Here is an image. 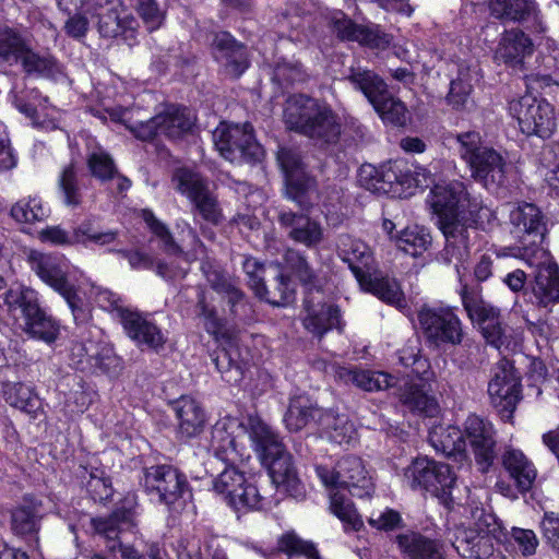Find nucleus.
Segmentation results:
<instances>
[{"label": "nucleus", "instance_id": "nucleus-1", "mask_svg": "<svg viewBox=\"0 0 559 559\" xmlns=\"http://www.w3.org/2000/svg\"><path fill=\"white\" fill-rule=\"evenodd\" d=\"M427 202L438 216L445 238L444 259L454 263L459 277H462L460 266L467 260L469 247L477 236L476 227L468 223L477 205L471 202L464 183L457 180L435 183Z\"/></svg>", "mask_w": 559, "mask_h": 559}, {"label": "nucleus", "instance_id": "nucleus-2", "mask_svg": "<svg viewBox=\"0 0 559 559\" xmlns=\"http://www.w3.org/2000/svg\"><path fill=\"white\" fill-rule=\"evenodd\" d=\"M250 441L262 464L269 469L273 484L295 499L306 496L305 485L293 465L280 436L262 419H251Z\"/></svg>", "mask_w": 559, "mask_h": 559}, {"label": "nucleus", "instance_id": "nucleus-3", "mask_svg": "<svg viewBox=\"0 0 559 559\" xmlns=\"http://www.w3.org/2000/svg\"><path fill=\"white\" fill-rule=\"evenodd\" d=\"M250 441L262 464L269 469L273 484L295 499L306 496L305 485L293 465L280 436L262 419H251Z\"/></svg>", "mask_w": 559, "mask_h": 559}, {"label": "nucleus", "instance_id": "nucleus-4", "mask_svg": "<svg viewBox=\"0 0 559 559\" xmlns=\"http://www.w3.org/2000/svg\"><path fill=\"white\" fill-rule=\"evenodd\" d=\"M91 20H97L98 32L104 37L134 39L138 22L119 0H81L79 12L64 24L73 38L86 35Z\"/></svg>", "mask_w": 559, "mask_h": 559}, {"label": "nucleus", "instance_id": "nucleus-5", "mask_svg": "<svg viewBox=\"0 0 559 559\" xmlns=\"http://www.w3.org/2000/svg\"><path fill=\"white\" fill-rule=\"evenodd\" d=\"M358 181L371 192L392 198L411 197L418 188H426L432 182L428 169L408 165L405 160L389 162L380 167L364 164L358 171Z\"/></svg>", "mask_w": 559, "mask_h": 559}, {"label": "nucleus", "instance_id": "nucleus-6", "mask_svg": "<svg viewBox=\"0 0 559 559\" xmlns=\"http://www.w3.org/2000/svg\"><path fill=\"white\" fill-rule=\"evenodd\" d=\"M27 263L37 277L68 304L74 318L83 309V298L79 290L83 288L84 273L64 255L31 250Z\"/></svg>", "mask_w": 559, "mask_h": 559}, {"label": "nucleus", "instance_id": "nucleus-7", "mask_svg": "<svg viewBox=\"0 0 559 559\" xmlns=\"http://www.w3.org/2000/svg\"><path fill=\"white\" fill-rule=\"evenodd\" d=\"M284 122L290 130L325 143L335 141L341 133V123L332 108L306 95H293L287 99Z\"/></svg>", "mask_w": 559, "mask_h": 559}, {"label": "nucleus", "instance_id": "nucleus-8", "mask_svg": "<svg viewBox=\"0 0 559 559\" xmlns=\"http://www.w3.org/2000/svg\"><path fill=\"white\" fill-rule=\"evenodd\" d=\"M340 251L364 290L401 310L406 308L404 294L395 280L370 273L372 254L370 248L364 241L343 237Z\"/></svg>", "mask_w": 559, "mask_h": 559}, {"label": "nucleus", "instance_id": "nucleus-9", "mask_svg": "<svg viewBox=\"0 0 559 559\" xmlns=\"http://www.w3.org/2000/svg\"><path fill=\"white\" fill-rule=\"evenodd\" d=\"M286 269L289 270L309 292L304 301L305 316L302 324L314 336L322 337L333 328H340V311L333 305L326 304L323 294L313 288L314 273L308 262L297 251L288 250L285 254Z\"/></svg>", "mask_w": 559, "mask_h": 559}, {"label": "nucleus", "instance_id": "nucleus-10", "mask_svg": "<svg viewBox=\"0 0 559 559\" xmlns=\"http://www.w3.org/2000/svg\"><path fill=\"white\" fill-rule=\"evenodd\" d=\"M4 304L22 331L46 343L57 340L59 324L40 309L36 290L22 285L11 287L5 293Z\"/></svg>", "mask_w": 559, "mask_h": 559}, {"label": "nucleus", "instance_id": "nucleus-11", "mask_svg": "<svg viewBox=\"0 0 559 559\" xmlns=\"http://www.w3.org/2000/svg\"><path fill=\"white\" fill-rule=\"evenodd\" d=\"M399 359L404 367L411 368L403 380L401 401L411 411L433 416L438 411L437 402L425 391V385L433 379V372L429 360L420 355L418 341H411L400 349Z\"/></svg>", "mask_w": 559, "mask_h": 559}, {"label": "nucleus", "instance_id": "nucleus-12", "mask_svg": "<svg viewBox=\"0 0 559 559\" xmlns=\"http://www.w3.org/2000/svg\"><path fill=\"white\" fill-rule=\"evenodd\" d=\"M460 295L467 317L479 328L489 345L501 350L515 348L520 344V333L502 326L498 308L485 301L478 293L469 290L466 285L462 286Z\"/></svg>", "mask_w": 559, "mask_h": 559}, {"label": "nucleus", "instance_id": "nucleus-13", "mask_svg": "<svg viewBox=\"0 0 559 559\" xmlns=\"http://www.w3.org/2000/svg\"><path fill=\"white\" fill-rule=\"evenodd\" d=\"M459 154L471 169L475 180L486 188L500 186L504 182L506 162L496 150L481 145L480 134L467 131L456 134Z\"/></svg>", "mask_w": 559, "mask_h": 559}, {"label": "nucleus", "instance_id": "nucleus-14", "mask_svg": "<svg viewBox=\"0 0 559 559\" xmlns=\"http://www.w3.org/2000/svg\"><path fill=\"white\" fill-rule=\"evenodd\" d=\"M114 121L124 123L130 131L141 140H152L157 135H165L170 139L179 138L193 127L195 115L188 108L169 107L148 121H141L135 126L129 124L127 116L129 109L122 105L117 107H105Z\"/></svg>", "mask_w": 559, "mask_h": 559}, {"label": "nucleus", "instance_id": "nucleus-15", "mask_svg": "<svg viewBox=\"0 0 559 559\" xmlns=\"http://www.w3.org/2000/svg\"><path fill=\"white\" fill-rule=\"evenodd\" d=\"M251 419H261L250 415L245 419L225 416L218 419L211 430L210 450L214 456L227 465H239L250 459L243 440H250Z\"/></svg>", "mask_w": 559, "mask_h": 559}, {"label": "nucleus", "instance_id": "nucleus-16", "mask_svg": "<svg viewBox=\"0 0 559 559\" xmlns=\"http://www.w3.org/2000/svg\"><path fill=\"white\" fill-rule=\"evenodd\" d=\"M404 481L413 489H423L450 507L456 478L448 464L428 457L415 459L403 473Z\"/></svg>", "mask_w": 559, "mask_h": 559}, {"label": "nucleus", "instance_id": "nucleus-17", "mask_svg": "<svg viewBox=\"0 0 559 559\" xmlns=\"http://www.w3.org/2000/svg\"><path fill=\"white\" fill-rule=\"evenodd\" d=\"M0 59L9 64L21 62L27 73H38L48 78L61 73L55 58L33 51L29 40L17 29L9 26H0Z\"/></svg>", "mask_w": 559, "mask_h": 559}, {"label": "nucleus", "instance_id": "nucleus-18", "mask_svg": "<svg viewBox=\"0 0 559 559\" xmlns=\"http://www.w3.org/2000/svg\"><path fill=\"white\" fill-rule=\"evenodd\" d=\"M348 80L362 92L384 122L396 126H404L407 122L408 112L405 105L389 94L386 84L380 76L366 69L352 68Z\"/></svg>", "mask_w": 559, "mask_h": 559}, {"label": "nucleus", "instance_id": "nucleus-19", "mask_svg": "<svg viewBox=\"0 0 559 559\" xmlns=\"http://www.w3.org/2000/svg\"><path fill=\"white\" fill-rule=\"evenodd\" d=\"M509 112L518 121L521 132L526 135L548 139L557 129L555 107L546 99L531 94L511 100Z\"/></svg>", "mask_w": 559, "mask_h": 559}, {"label": "nucleus", "instance_id": "nucleus-20", "mask_svg": "<svg viewBox=\"0 0 559 559\" xmlns=\"http://www.w3.org/2000/svg\"><path fill=\"white\" fill-rule=\"evenodd\" d=\"M504 538L497 519L480 510L475 528H457L452 546L462 557L480 559L493 551V540L501 543Z\"/></svg>", "mask_w": 559, "mask_h": 559}, {"label": "nucleus", "instance_id": "nucleus-21", "mask_svg": "<svg viewBox=\"0 0 559 559\" xmlns=\"http://www.w3.org/2000/svg\"><path fill=\"white\" fill-rule=\"evenodd\" d=\"M237 465H228L213 480V491L236 511L258 510L262 507V497L245 471Z\"/></svg>", "mask_w": 559, "mask_h": 559}, {"label": "nucleus", "instance_id": "nucleus-22", "mask_svg": "<svg viewBox=\"0 0 559 559\" xmlns=\"http://www.w3.org/2000/svg\"><path fill=\"white\" fill-rule=\"evenodd\" d=\"M522 259L536 267L534 280L530 283L532 302L548 307L559 302V267L544 247L531 250L525 248Z\"/></svg>", "mask_w": 559, "mask_h": 559}, {"label": "nucleus", "instance_id": "nucleus-23", "mask_svg": "<svg viewBox=\"0 0 559 559\" xmlns=\"http://www.w3.org/2000/svg\"><path fill=\"white\" fill-rule=\"evenodd\" d=\"M316 473L324 487L343 488L358 498L369 497L373 492L372 478L358 456L342 457L333 469L319 465Z\"/></svg>", "mask_w": 559, "mask_h": 559}, {"label": "nucleus", "instance_id": "nucleus-24", "mask_svg": "<svg viewBox=\"0 0 559 559\" xmlns=\"http://www.w3.org/2000/svg\"><path fill=\"white\" fill-rule=\"evenodd\" d=\"M252 131L249 123L222 122L213 132V142L219 155L230 163L258 160L263 150L255 142Z\"/></svg>", "mask_w": 559, "mask_h": 559}, {"label": "nucleus", "instance_id": "nucleus-25", "mask_svg": "<svg viewBox=\"0 0 559 559\" xmlns=\"http://www.w3.org/2000/svg\"><path fill=\"white\" fill-rule=\"evenodd\" d=\"M418 321L425 337L435 346L459 345L463 340L462 322L450 307H423Z\"/></svg>", "mask_w": 559, "mask_h": 559}, {"label": "nucleus", "instance_id": "nucleus-26", "mask_svg": "<svg viewBox=\"0 0 559 559\" xmlns=\"http://www.w3.org/2000/svg\"><path fill=\"white\" fill-rule=\"evenodd\" d=\"M277 160L285 176L287 197L299 206L308 209L319 199L314 180L305 171L299 154L289 148H281Z\"/></svg>", "mask_w": 559, "mask_h": 559}, {"label": "nucleus", "instance_id": "nucleus-27", "mask_svg": "<svg viewBox=\"0 0 559 559\" xmlns=\"http://www.w3.org/2000/svg\"><path fill=\"white\" fill-rule=\"evenodd\" d=\"M177 191L186 195L197 207L201 216L209 222L217 223L221 209L216 197L210 191L207 182L189 168H178L173 177Z\"/></svg>", "mask_w": 559, "mask_h": 559}, {"label": "nucleus", "instance_id": "nucleus-28", "mask_svg": "<svg viewBox=\"0 0 559 559\" xmlns=\"http://www.w3.org/2000/svg\"><path fill=\"white\" fill-rule=\"evenodd\" d=\"M491 405L504 417H510L521 399V381L513 366L501 360L488 383Z\"/></svg>", "mask_w": 559, "mask_h": 559}, {"label": "nucleus", "instance_id": "nucleus-29", "mask_svg": "<svg viewBox=\"0 0 559 559\" xmlns=\"http://www.w3.org/2000/svg\"><path fill=\"white\" fill-rule=\"evenodd\" d=\"M143 485L159 502L175 504L187 491L186 476L170 465H156L145 469Z\"/></svg>", "mask_w": 559, "mask_h": 559}, {"label": "nucleus", "instance_id": "nucleus-30", "mask_svg": "<svg viewBox=\"0 0 559 559\" xmlns=\"http://www.w3.org/2000/svg\"><path fill=\"white\" fill-rule=\"evenodd\" d=\"M13 104L37 129L49 132L62 127L63 112L50 105L48 98L36 88L29 90L25 95L14 94Z\"/></svg>", "mask_w": 559, "mask_h": 559}, {"label": "nucleus", "instance_id": "nucleus-31", "mask_svg": "<svg viewBox=\"0 0 559 559\" xmlns=\"http://www.w3.org/2000/svg\"><path fill=\"white\" fill-rule=\"evenodd\" d=\"M510 222L521 243V255L525 248L533 250L536 247H543L546 223L543 213L536 205L532 203L518 204L510 212Z\"/></svg>", "mask_w": 559, "mask_h": 559}, {"label": "nucleus", "instance_id": "nucleus-32", "mask_svg": "<svg viewBox=\"0 0 559 559\" xmlns=\"http://www.w3.org/2000/svg\"><path fill=\"white\" fill-rule=\"evenodd\" d=\"M464 440L473 452L481 472H486L495 459V429L491 423L469 415L464 425Z\"/></svg>", "mask_w": 559, "mask_h": 559}, {"label": "nucleus", "instance_id": "nucleus-33", "mask_svg": "<svg viewBox=\"0 0 559 559\" xmlns=\"http://www.w3.org/2000/svg\"><path fill=\"white\" fill-rule=\"evenodd\" d=\"M243 270L249 278V285L254 294L273 306L284 307L294 300L295 287L288 275L281 273L277 283V294L270 293L263 282L264 266L254 258H247L243 262Z\"/></svg>", "mask_w": 559, "mask_h": 559}, {"label": "nucleus", "instance_id": "nucleus-34", "mask_svg": "<svg viewBox=\"0 0 559 559\" xmlns=\"http://www.w3.org/2000/svg\"><path fill=\"white\" fill-rule=\"evenodd\" d=\"M91 524L94 532L108 542L107 548L110 551H115L118 546L123 559H146L132 546L116 543L121 531L133 525L131 512H115L109 516L94 518Z\"/></svg>", "mask_w": 559, "mask_h": 559}, {"label": "nucleus", "instance_id": "nucleus-35", "mask_svg": "<svg viewBox=\"0 0 559 559\" xmlns=\"http://www.w3.org/2000/svg\"><path fill=\"white\" fill-rule=\"evenodd\" d=\"M212 45L215 60L224 67L228 75L239 76L246 71L248 68L246 50L228 33L215 34Z\"/></svg>", "mask_w": 559, "mask_h": 559}, {"label": "nucleus", "instance_id": "nucleus-36", "mask_svg": "<svg viewBox=\"0 0 559 559\" xmlns=\"http://www.w3.org/2000/svg\"><path fill=\"white\" fill-rule=\"evenodd\" d=\"M278 218L281 225L289 229L288 236L295 242L313 248L323 240V228L308 216L282 212Z\"/></svg>", "mask_w": 559, "mask_h": 559}, {"label": "nucleus", "instance_id": "nucleus-37", "mask_svg": "<svg viewBox=\"0 0 559 559\" xmlns=\"http://www.w3.org/2000/svg\"><path fill=\"white\" fill-rule=\"evenodd\" d=\"M122 325L128 336L139 346L145 345L150 348L157 349L165 343V337L160 330L138 312H123Z\"/></svg>", "mask_w": 559, "mask_h": 559}, {"label": "nucleus", "instance_id": "nucleus-38", "mask_svg": "<svg viewBox=\"0 0 559 559\" xmlns=\"http://www.w3.org/2000/svg\"><path fill=\"white\" fill-rule=\"evenodd\" d=\"M335 29L341 38L356 40L370 48L385 49L391 44V36L378 27L359 26L345 17L335 21Z\"/></svg>", "mask_w": 559, "mask_h": 559}, {"label": "nucleus", "instance_id": "nucleus-39", "mask_svg": "<svg viewBox=\"0 0 559 559\" xmlns=\"http://www.w3.org/2000/svg\"><path fill=\"white\" fill-rule=\"evenodd\" d=\"M533 52L532 40L521 31L511 29L503 34L495 57L509 66L521 64Z\"/></svg>", "mask_w": 559, "mask_h": 559}, {"label": "nucleus", "instance_id": "nucleus-40", "mask_svg": "<svg viewBox=\"0 0 559 559\" xmlns=\"http://www.w3.org/2000/svg\"><path fill=\"white\" fill-rule=\"evenodd\" d=\"M178 418V431L182 438L197 437L205 426V414L199 402L190 396H182L175 407Z\"/></svg>", "mask_w": 559, "mask_h": 559}, {"label": "nucleus", "instance_id": "nucleus-41", "mask_svg": "<svg viewBox=\"0 0 559 559\" xmlns=\"http://www.w3.org/2000/svg\"><path fill=\"white\" fill-rule=\"evenodd\" d=\"M502 463L510 476L514 479L518 490L528 491L537 476L534 464L518 449H507L502 456Z\"/></svg>", "mask_w": 559, "mask_h": 559}, {"label": "nucleus", "instance_id": "nucleus-42", "mask_svg": "<svg viewBox=\"0 0 559 559\" xmlns=\"http://www.w3.org/2000/svg\"><path fill=\"white\" fill-rule=\"evenodd\" d=\"M325 412L316 407L307 395H296L292 397L287 413L284 417L285 425L290 431H299L310 424L320 426V417Z\"/></svg>", "mask_w": 559, "mask_h": 559}, {"label": "nucleus", "instance_id": "nucleus-43", "mask_svg": "<svg viewBox=\"0 0 559 559\" xmlns=\"http://www.w3.org/2000/svg\"><path fill=\"white\" fill-rule=\"evenodd\" d=\"M432 448L445 456L466 457V441L463 432L454 426H433L429 431Z\"/></svg>", "mask_w": 559, "mask_h": 559}, {"label": "nucleus", "instance_id": "nucleus-44", "mask_svg": "<svg viewBox=\"0 0 559 559\" xmlns=\"http://www.w3.org/2000/svg\"><path fill=\"white\" fill-rule=\"evenodd\" d=\"M325 488L330 491V512L343 523L344 530L360 531L364 526V521L352 500L342 491L344 489L335 487Z\"/></svg>", "mask_w": 559, "mask_h": 559}, {"label": "nucleus", "instance_id": "nucleus-45", "mask_svg": "<svg viewBox=\"0 0 559 559\" xmlns=\"http://www.w3.org/2000/svg\"><path fill=\"white\" fill-rule=\"evenodd\" d=\"M335 376L345 383H353L365 391H379L392 385L389 373L371 370H352L345 367L335 369Z\"/></svg>", "mask_w": 559, "mask_h": 559}, {"label": "nucleus", "instance_id": "nucleus-46", "mask_svg": "<svg viewBox=\"0 0 559 559\" xmlns=\"http://www.w3.org/2000/svg\"><path fill=\"white\" fill-rule=\"evenodd\" d=\"M400 550L407 559H443L440 547L416 533L396 536Z\"/></svg>", "mask_w": 559, "mask_h": 559}, {"label": "nucleus", "instance_id": "nucleus-47", "mask_svg": "<svg viewBox=\"0 0 559 559\" xmlns=\"http://www.w3.org/2000/svg\"><path fill=\"white\" fill-rule=\"evenodd\" d=\"M320 427L330 441L340 445L350 444L356 440L355 426L344 414L335 415L332 412H325L320 417Z\"/></svg>", "mask_w": 559, "mask_h": 559}, {"label": "nucleus", "instance_id": "nucleus-48", "mask_svg": "<svg viewBox=\"0 0 559 559\" xmlns=\"http://www.w3.org/2000/svg\"><path fill=\"white\" fill-rule=\"evenodd\" d=\"M395 247L414 258L420 257L431 245V236L427 228L420 225H409L396 233Z\"/></svg>", "mask_w": 559, "mask_h": 559}, {"label": "nucleus", "instance_id": "nucleus-49", "mask_svg": "<svg viewBox=\"0 0 559 559\" xmlns=\"http://www.w3.org/2000/svg\"><path fill=\"white\" fill-rule=\"evenodd\" d=\"M71 358L78 366L86 361L100 368H107L115 359L111 348L90 340L73 344Z\"/></svg>", "mask_w": 559, "mask_h": 559}, {"label": "nucleus", "instance_id": "nucleus-50", "mask_svg": "<svg viewBox=\"0 0 559 559\" xmlns=\"http://www.w3.org/2000/svg\"><path fill=\"white\" fill-rule=\"evenodd\" d=\"M2 393L10 406L36 416L40 403L31 386L19 382H8L3 385Z\"/></svg>", "mask_w": 559, "mask_h": 559}, {"label": "nucleus", "instance_id": "nucleus-51", "mask_svg": "<svg viewBox=\"0 0 559 559\" xmlns=\"http://www.w3.org/2000/svg\"><path fill=\"white\" fill-rule=\"evenodd\" d=\"M491 14L500 20L523 22L535 15L533 0H491Z\"/></svg>", "mask_w": 559, "mask_h": 559}, {"label": "nucleus", "instance_id": "nucleus-52", "mask_svg": "<svg viewBox=\"0 0 559 559\" xmlns=\"http://www.w3.org/2000/svg\"><path fill=\"white\" fill-rule=\"evenodd\" d=\"M79 295L83 298V309L78 312V318L81 319L85 313V307L88 304L95 302L98 307L105 310L118 308L120 298L111 290L98 286L91 282L85 275L83 280V288L79 290Z\"/></svg>", "mask_w": 559, "mask_h": 559}, {"label": "nucleus", "instance_id": "nucleus-53", "mask_svg": "<svg viewBox=\"0 0 559 559\" xmlns=\"http://www.w3.org/2000/svg\"><path fill=\"white\" fill-rule=\"evenodd\" d=\"M237 357L238 347L231 340L213 357V361L222 373V378L228 383H237L242 377V369Z\"/></svg>", "mask_w": 559, "mask_h": 559}, {"label": "nucleus", "instance_id": "nucleus-54", "mask_svg": "<svg viewBox=\"0 0 559 559\" xmlns=\"http://www.w3.org/2000/svg\"><path fill=\"white\" fill-rule=\"evenodd\" d=\"M117 233L114 230H99L92 221H84L71 231L72 246L96 245L107 246L115 242Z\"/></svg>", "mask_w": 559, "mask_h": 559}, {"label": "nucleus", "instance_id": "nucleus-55", "mask_svg": "<svg viewBox=\"0 0 559 559\" xmlns=\"http://www.w3.org/2000/svg\"><path fill=\"white\" fill-rule=\"evenodd\" d=\"M49 215V209L37 195L19 200L11 207V216L19 223H35L45 219Z\"/></svg>", "mask_w": 559, "mask_h": 559}, {"label": "nucleus", "instance_id": "nucleus-56", "mask_svg": "<svg viewBox=\"0 0 559 559\" xmlns=\"http://www.w3.org/2000/svg\"><path fill=\"white\" fill-rule=\"evenodd\" d=\"M58 188L63 204L68 207L81 205L83 195L78 183V176L73 164L66 166L58 179Z\"/></svg>", "mask_w": 559, "mask_h": 559}, {"label": "nucleus", "instance_id": "nucleus-57", "mask_svg": "<svg viewBox=\"0 0 559 559\" xmlns=\"http://www.w3.org/2000/svg\"><path fill=\"white\" fill-rule=\"evenodd\" d=\"M278 549L287 559H321L312 543L301 539L295 533H287L278 542Z\"/></svg>", "mask_w": 559, "mask_h": 559}, {"label": "nucleus", "instance_id": "nucleus-58", "mask_svg": "<svg viewBox=\"0 0 559 559\" xmlns=\"http://www.w3.org/2000/svg\"><path fill=\"white\" fill-rule=\"evenodd\" d=\"M38 510L35 506H20L12 511L11 526L17 535H32L39 530Z\"/></svg>", "mask_w": 559, "mask_h": 559}, {"label": "nucleus", "instance_id": "nucleus-59", "mask_svg": "<svg viewBox=\"0 0 559 559\" xmlns=\"http://www.w3.org/2000/svg\"><path fill=\"white\" fill-rule=\"evenodd\" d=\"M87 167L92 176L102 182L112 179L117 170L111 157L102 147H95L87 154Z\"/></svg>", "mask_w": 559, "mask_h": 559}, {"label": "nucleus", "instance_id": "nucleus-60", "mask_svg": "<svg viewBox=\"0 0 559 559\" xmlns=\"http://www.w3.org/2000/svg\"><path fill=\"white\" fill-rule=\"evenodd\" d=\"M472 85L468 81L459 78L451 82L450 92L448 94V103L455 110H467L473 106L471 99Z\"/></svg>", "mask_w": 559, "mask_h": 559}, {"label": "nucleus", "instance_id": "nucleus-61", "mask_svg": "<svg viewBox=\"0 0 559 559\" xmlns=\"http://www.w3.org/2000/svg\"><path fill=\"white\" fill-rule=\"evenodd\" d=\"M207 282L217 293L227 294L229 301H236L240 298L241 294L234 285L231 278L218 270H206L203 267Z\"/></svg>", "mask_w": 559, "mask_h": 559}, {"label": "nucleus", "instance_id": "nucleus-62", "mask_svg": "<svg viewBox=\"0 0 559 559\" xmlns=\"http://www.w3.org/2000/svg\"><path fill=\"white\" fill-rule=\"evenodd\" d=\"M136 10L150 31L162 25L164 13L155 0H136Z\"/></svg>", "mask_w": 559, "mask_h": 559}, {"label": "nucleus", "instance_id": "nucleus-63", "mask_svg": "<svg viewBox=\"0 0 559 559\" xmlns=\"http://www.w3.org/2000/svg\"><path fill=\"white\" fill-rule=\"evenodd\" d=\"M142 217L150 227V229L152 230V233L155 234L162 240L166 250L171 252L179 251V246H177L174 242L173 237L169 234L167 227L163 223H160L151 211L143 210Z\"/></svg>", "mask_w": 559, "mask_h": 559}, {"label": "nucleus", "instance_id": "nucleus-64", "mask_svg": "<svg viewBox=\"0 0 559 559\" xmlns=\"http://www.w3.org/2000/svg\"><path fill=\"white\" fill-rule=\"evenodd\" d=\"M401 522L400 513L389 508L383 511L372 512L368 519L369 525L378 531H392L399 527Z\"/></svg>", "mask_w": 559, "mask_h": 559}]
</instances>
